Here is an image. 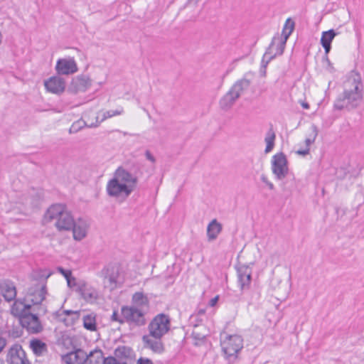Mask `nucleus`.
Masks as SVG:
<instances>
[{
    "mask_svg": "<svg viewBox=\"0 0 364 364\" xmlns=\"http://www.w3.org/2000/svg\"><path fill=\"white\" fill-rule=\"evenodd\" d=\"M126 362H119L118 359L114 357L105 358L103 364H126Z\"/></svg>",
    "mask_w": 364,
    "mask_h": 364,
    "instance_id": "38",
    "label": "nucleus"
},
{
    "mask_svg": "<svg viewBox=\"0 0 364 364\" xmlns=\"http://www.w3.org/2000/svg\"><path fill=\"white\" fill-rule=\"evenodd\" d=\"M276 135L272 128L269 129L266 134L264 141L266 142L265 153L272 151L274 146Z\"/></svg>",
    "mask_w": 364,
    "mask_h": 364,
    "instance_id": "32",
    "label": "nucleus"
},
{
    "mask_svg": "<svg viewBox=\"0 0 364 364\" xmlns=\"http://www.w3.org/2000/svg\"><path fill=\"white\" fill-rule=\"evenodd\" d=\"M53 317L66 326H73L80 318V311L72 310H58L53 313Z\"/></svg>",
    "mask_w": 364,
    "mask_h": 364,
    "instance_id": "10",
    "label": "nucleus"
},
{
    "mask_svg": "<svg viewBox=\"0 0 364 364\" xmlns=\"http://www.w3.org/2000/svg\"><path fill=\"white\" fill-rule=\"evenodd\" d=\"M88 228V223L83 219H78L77 221L74 220V225L71 230L73 231V238L75 240H81L85 237Z\"/></svg>",
    "mask_w": 364,
    "mask_h": 364,
    "instance_id": "20",
    "label": "nucleus"
},
{
    "mask_svg": "<svg viewBox=\"0 0 364 364\" xmlns=\"http://www.w3.org/2000/svg\"><path fill=\"white\" fill-rule=\"evenodd\" d=\"M78 286V288L76 289V291L80 293L85 301L92 302L97 299V291L85 282Z\"/></svg>",
    "mask_w": 364,
    "mask_h": 364,
    "instance_id": "23",
    "label": "nucleus"
},
{
    "mask_svg": "<svg viewBox=\"0 0 364 364\" xmlns=\"http://www.w3.org/2000/svg\"><path fill=\"white\" fill-rule=\"evenodd\" d=\"M136 364H154V363L151 361V360H150L147 358L141 357L137 360Z\"/></svg>",
    "mask_w": 364,
    "mask_h": 364,
    "instance_id": "43",
    "label": "nucleus"
},
{
    "mask_svg": "<svg viewBox=\"0 0 364 364\" xmlns=\"http://www.w3.org/2000/svg\"><path fill=\"white\" fill-rule=\"evenodd\" d=\"M337 33L333 29H330L326 31L322 32L321 38V44L325 50V57L324 59L331 66V62L328 58V54L329 53L331 49V43Z\"/></svg>",
    "mask_w": 364,
    "mask_h": 364,
    "instance_id": "18",
    "label": "nucleus"
},
{
    "mask_svg": "<svg viewBox=\"0 0 364 364\" xmlns=\"http://www.w3.org/2000/svg\"><path fill=\"white\" fill-rule=\"evenodd\" d=\"M91 86V80L86 75H80L72 80L71 89L75 92H85Z\"/></svg>",
    "mask_w": 364,
    "mask_h": 364,
    "instance_id": "21",
    "label": "nucleus"
},
{
    "mask_svg": "<svg viewBox=\"0 0 364 364\" xmlns=\"http://www.w3.org/2000/svg\"><path fill=\"white\" fill-rule=\"evenodd\" d=\"M99 125H100V122L98 121L97 116L95 117V122H92L91 123H88L87 122L84 121L82 119H78L73 123V124L71 125V127L69 129V132H70V133H77V132L81 130L85 127H87L89 128H92V127H97Z\"/></svg>",
    "mask_w": 364,
    "mask_h": 364,
    "instance_id": "27",
    "label": "nucleus"
},
{
    "mask_svg": "<svg viewBox=\"0 0 364 364\" xmlns=\"http://www.w3.org/2000/svg\"><path fill=\"white\" fill-rule=\"evenodd\" d=\"M58 270L64 276L66 280H68V279L72 276V272L69 269H65L61 267H58Z\"/></svg>",
    "mask_w": 364,
    "mask_h": 364,
    "instance_id": "40",
    "label": "nucleus"
},
{
    "mask_svg": "<svg viewBox=\"0 0 364 364\" xmlns=\"http://www.w3.org/2000/svg\"><path fill=\"white\" fill-rule=\"evenodd\" d=\"M301 106L304 109H309V105L308 102H301Z\"/></svg>",
    "mask_w": 364,
    "mask_h": 364,
    "instance_id": "49",
    "label": "nucleus"
},
{
    "mask_svg": "<svg viewBox=\"0 0 364 364\" xmlns=\"http://www.w3.org/2000/svg\"><path fill=\"white\" fill-rule=\"evenodd\" d=\"M147 312L132 306H124L121 309V314L124 321L136 326H144L146 323L145 315Z\"/></svg>",
    "mask_w": 364,
    "mask_h": 364,
    "instance_id": "9",
    "label": "nucleus"
},
{
    "mask_svg": "<svg viewBox=\"0 0 364 364\" xmlns=\"http://www.w3.org/2000/svg\"><path fill=\"white\" fill-rule=\"evenodd\" d=\"M261 181L264 183L263 187H267L269 190H273L274 188V184L268 179L267 176L264 174H262L260 176Z\"/></svg>",
    "mask_w": 364,
    "mask_h": 364,
    "instance_id": "36",
    "label": "nucleus"
},
{
    "mask_svg": "<svg viewBox=\"0 0 364 364\" xmlns=\"http://www.w3.org/2000/svg\"><path fill=\"white\" fill-rule=\"evenodd\" d=\"M293 30L294 23H292L290 25V31L288 32L287 34H285V37H273L272 42L269 47L267 48L266 52L264 53L261 62L260 73H262L264 75L266 73V68L268 63L277 55H280L283 53L286 42L289 36L292 33Z\"/></svg>",
    "mask_w": 364,
    "mask_h": 364,
    "instance_id": "4",
    "label": "nucleus"
},
{
    "mask_svg": "<svg viewBox=\"0 0 364 364\" xmlns=\"http://www.w3.org/2000/svg\"><path fill=\"white\" fill-rule=\"evenodd\" d=\"M6 345V341L3 337L0 336V353L3 350Z\"/></svg>",
    "mask_w": 364,
    "mask_h": 364,
    "instance_id": "44",
    "label": "nucleus"
},
{
    "mask_svg": "<svg viewBox=\"0 0 364 364\" xmlns=\"http://www.w3.org/2000/svg\"><path fill=\"white\" fill-rule=\"evenodd\" d=\"M237 99L238 97H235V95L230 89L220 99V107L223 110H228L233 106Z\"/></svg>",
    "mask_w": 364,
    "mask_h": 364,
    "instance_id": "29",
    "label": "nucleus"
},
{
    "mask_svg": "<svg viewBox=\"0 0 364 364\" xmlns=\"http://www.w3.org/2000/svg\"><path fill=\"white\" fill-rule=\"evenodd\" d=\"M2 38H3V36H2L1 33L0 32V44L1 43Z\"/></svg>",
    "mask_w": 364,
    "mask_h": 364,
    "instance_id": "51",
    "label": "nucleus"
},
{
    "mask_svg": "<svg viewBox=\"0 0 364 364\" xmlns=\"http://www.w3.org/2000/svg\"><path fill=\"white\" fill-rule=\"evenodd\" d=\"M222 229V225L218 223L216 219L211 220L207 227V237L208 241L215 240L221 232Z\"/></svg>",
    "mask_w": 364,
    "mask_h": 364,
    "instance_id": "25",
    "label": "nucleus"
},
{
    "mask_svg": "<svg viewBox=\"0 0 364 364\" xmlns=\"http://www.w3.org/2000/svg\"><path fill=\"white\" fill-rule=\"evenodd\" d=\"M112 321H117L120 323H124V318L122 316H119L117 313V311H114L112 315Z\"/></svg>",
    "mask_w": 364,
    "mask_h": 364,
    "instance_id": "41",
    "label": "nucleus"
},
{
    "mask_svg": "<svg viewBox=\"0 0 364 364\" xmlns=\"http://www.w3.org/2000/svg\"><path fill=\"white\" fill-rule=\"evenodd\" d=\"M237 282L241 289L249 288L251 283L252 270L249 266L242 264L237 267Z\"/></svg>",
    "mask_w": 364,
    "mask_h": 364,
    "instance_id": "14",
    "label": "nucleus"
},
{
    "mask_svg": "<svg viewBox=\"0 0 364 364\" xmlns=\"http://www.w3.org/2000/svg\"><path fill=\"white\" fill-rule=\"evenodd\" d=\"M107 277L108 278L111 284L116 285L117 282L118 272H112L111 274H108Z\"/></svg>",
    "mask_w": 364,
    "mask_h": 364,
    "instance_id": "39",
    "label": "nucleus"
},
{
    "mask_svg": "<svg viewBox=\"0 0 364 364\" xmlns=\"http://www.w3.org/2000/svg\"><path fill=\"white\" fill-rule=\"evenodd\" d=\"M87 358L86 352L82 349H77L65 354L62 359L66 364H84Z\"/></svg>",
    "mask_w": 364,
    "mask_h": 364,
    "instance_id": "16",
    "label": "nucleus"
},
{
    "mask_svg": "<svg viewBox=\"0 0 364 364\" xmlns=\"http://www.w3.org/2000/svg\"><path fill=\"white\" fill-rule=\"evenodd\" d=\"M343 87V92L334 101V109L350 111L357 108L363 98V85L360 74L352 72Z\"/></svg>",
    "mask_w": 364,
    "mask_h": 364,
    "instance_id": "1",
    "label": "nucleus"
},
{
    "mask_svg": "<svg viewBox=\"0 0 364 364\" xmlns=\"http://www.w3.org/2000/svg\"><path fill=\"white\" fill-rule=\"evenodd\" d=\"M123 112H124V110H123L122 108H121L119 109H116V110L105 111V112H103L102 118L101 121L99 122L100 123V122L106 120L108 118H110V117H114V116H117V115H120Z\"/></svg>",
    "mask_w": 364,
    "mask_h": 364,
    "instance_id": "34",
    "label": "nucleus"
},
{
    "mask_svg": "<svg viewBox=\"0 0 364 364\" xmlns=\"http://www.w3.org/2000/svg\"><path fill=\"white\" fill-rule=\"evenodd\" d=\"M250 83V81L245 78L239 80L231 87L230 90L239 98L249 88Z\"/></svg>",
    "mask_w": 364,
    "mask_h": 364,
    "instance_id": "28",
    "label": "nucleus"
},
{
    "mask_svg": "<svg viewBox=\"0 0 364 364\" xmlns=\"http://www.w3.org/2000/svg\"><path fill=\"white\" fill-rule=\"evenodd\" d=\"M192 338L196 341L195 344L198 345L199 342L203 341L205 338V335L193 330L191 333Z\"/></svg>",
    "mask_w": 364,
    "mask_h": 364,
    "instance_id": "35",
    "label": "nucleus"
},
{
    "mask_svg": "<svg viewBox=\"0 0 364 364\" xmlns=\"http://www.w3.org/2000/svg\"><path fill=\"white\" fill-rule=\"evenodd\" d=\"M149 334L163 337L170 329V318L164 314L156 315L149 325Z\"/></svg>",
    "mask_w": 364,
    "mask_h": 364,
    "instance_id": "8",
    "label": "nucleus"
},
{
    "mask_svg": "<svg viewBox=\"0 0 364 364\" xmlns=\"http://www.w3.org/2000/svg\"><path fill=\"white\" fill-rule=\"evenodd\" d=\"M44 85L46 90L49 92L60 95L65 89V82L60 76H53L45 80Z\"/></svg>",
    "mask_w": 364,
    "mask_h": 364,
    "instance_id": "12",
    "label": "nucleus"
},
{
    "mask_svg": "<svg viewBox=\"0 0 364 364\" xmlns=\"http://www.w3.org/2000/svg\"><path fill=\"white\" fill-rule=\"evenodd\" d=\"M221 347L227 358L235 359L237 353L243 348V339L239 335H228L221 333Z\"/></svg>",
    "mask_w": 364,
    "mask_h": 364,
    "instance_id": "6",
    "label": "nucleus"
},
{
    "mask_svg": "<svg viewBox=\"0 0 364 364\" xmlns=\"http://www.w3.org/2000/svg\"><path fill=\"white\" fill-rule=\"evenodd\" d=\"M31 309H33L30 304L16 299L11 307V314L18 318L20 321L23 316L26 315Z\"/></svg>",
    "mask_w": 364,
    "mask_h": 364,
    "instance_id": "17",
    "label": "nucleus"
},
{
    "mask_svg": "<svg viewBox=\"0 0 364 364\" xmlns=\"http://www.w3.org/2000/svg\"><path fill=\"white\" fill-rule=\"evenodd\" d=\"M272 159H286V156L282 152H280L274 155Z\"/></svg>",
    "mask_w": 364,
    "mask_h": 364,
    "instance_id": "45",
    "label": "nucleus"
},
{
    "mask_svg": "<svg viewBox=\"0 0 364 364\" xmlns=\"http://www.w3.org/2000/svg\"><path fill=\"white\" fill-rule=\"evenodd\" d=\"M55 70L58 75H70L77 70V66L73 58L59 59L55 65Z\"/></svg>",
    "mask_w": 364,
    "mask_h": 364,
    "instance_id": "13",
    "label": "nucleus"
},
{
    "mask_svg": "<svg viewBox=\"0 0 364 364\" xmlns=\"http://www.w3.org/2000/svg\"><path fill=\"white\" fill-rule=\"evenodd\" d=\"M309 149H299L296 151V153L304 156L305 155H306L309 153Z\"/></svg>",
    "mask_w": 364,
    "mask_h": 364,
    "instance_id": "47",
    "label": "nucleus"
},
{
    "mask_svg": "<svg viewBox=\"0 0 364 364\" xmlns=\"http://www.w3.org/2000/svg\"><path fill=\"white\" fill-rule=\"evenodd\" d=\"M68 283V286L70 287L75 288V290L76 291V289L78 288V285L81 284L83 281L77 282L76 279L73 277L72 276L70 278L68 279V280H66Z\"/></svg>",
    "mask_w": 364,
    "mask_h": 364,
    "instance_id": "37",
    "label": "nucleus"
},
{
    "mask_svg": "<svg viewBox=\"0 0 364 364\" xmlns=\"http://www.w3.org/2000/svg\"><path fill=\"white\" fill-rule=\"evenodd\" d=\"M83 326L87 330L93 331L96 330L95 318L91 315H86L83 317Z\"/></svg>",
    "mask_w": 364,
    "mask_h": 364,
    "instance_id": "33",
    "label": "nucleus"
},
{
    "mask_svg": "<svg viewBox=\"0 0 364 364\" xmlns=\"http://www.w3.org/2000/svg\"><path fill=\"white\" fill-rule=\"evenodd\" d=\"M30 347L36 355H41L47 351L45 343L39 339H33L30 342Z\"/></svg>",
    "mask_w": 364,
    "mask_h": 364,
    "instance_id": "31",
    "label": "nucleus"
},
{
    "mask_svg": "<svg viewBox=\"0 0 364 364\" xmlns=\"http://www.w3.org/2000/svg\"><path fill=\"white\" fill-rule=\"evenodd\" d=\"M0 289L2 296L7 301H11L16 299V289L10 280H4L0 282Z\"/></svg>",
    "mask_w": 364,
    "mask_h": 364,
    "instance_id": "19",
    "label": "nucleus"
},
{
    "mask_svg": "<svg viewBox=\"0 0 364 364\" xmlns=\"http://www.w3.org/2000/svg\"><path fill=\"white\" fill-rule=\"evenodd\" d=\"M137 178L124 168L119 167L107 184L106 191L109 196L125 199L136 186Z\"/></svg>",
    "mask_w": 364,
    "mask_h": 364,
    "instance_id": "2",
    "label": "nucleus"
},
{
    "mask_svg": "<svg viewBox=\"0 0 364 364\" xmlns=\"http://www.w3.org/2000/svg\"><path fill=\"white\" fill-rule=\"evenodd\" d=\"M46 223L53 222L54 226L59 231L71 230L74 225V218L66 206L63 204H54L48 208L44 215Z\"/></svg>",
    "mask_w": 364,
    "mask_h": 364,
    "instance_id": "3",
    "label": "nucleus"
},
{
    "mask_svg": "<svg viewBox=\"0 0 364 364\" xmlns=\"http://www.w3.org/2000/svg\"><path fill=\"white\" fill-rule=\"evenodd\" d=\"M47 294L46 285L43 283L36 282L30 287L25 296L24 301L31 305L32 309L38 310L40 306H44L42 302Z\"/></svg>",
    "mask_w": 364,
    "mask_h": 364,
    "instance_id": "7",
    "label": "nucleus"
},
{
    "mask_svg": "<svg viewBox=\"0 0 364 364\" xmlns=\"http://www.w3.org/2000/svg\"><path fill=\"white\" fill-rule=\"evenodd\" d=\"M47 312L46 306H40L36 310L33 308L26 315L23 316L19 321L21 326L30 334H37L43 330V326L39 316Z\"/></svg>",
    "mask_w": 364,
    "mask_h": 364,
    "instance_id": "5",
    "label": "nucleus"
},
{
    "mask_svg": "<svg viewBox=\"0 0 364 364\" xmlns=\"http://www.w3.org/2000/svg\"><path fill=\"white\" fill-rule=\"evenodd\" d=\"M87 358H85V361L84 364H103L105 357L103 355V352L100 349H95L90 352L89 354L87 353Z\"/></svg>",
    "mask_w": 364,
    "mask_h": 364,
    "instance_id": "26",
    "label": "nucleus"
},
{
    "mask_svg": "<svg viewBox=\"0 0 364 364\" xmlns=\"http://www.w3.org/2000/svg\"><path fill=\"white\" fill-rule=\"evenodd\" d=\"M145 154L146 156V159H154L149 151H146Z\"/></svg>",
    "mask_w": 364,
    "mask_h": 364,
    "instance_id": "50",
    "label": "nucleus"
},
{
    "mask_svg": "<svg viewBox=\"0 0 364 364\" xmlns=\"http://www.w3.org/2000/svg\"><path fill=\"white\" fill-rule=\"evenodd\" d=\"M0 364H3V362L1 360H0Z\"/></svg>",
    "mask_w": 364,
    "mask_h": 364,
    "instance_id": "52",
    "label": "nucleus"
},
{
    "mask_svg": "<svg viewBox=\"0 0 364 364\" xmlns=\"http://www.w3.org/2000/svg\"><path fill=\"white\" fill-rule=\"evenodd\" d=\"M218 301V296H215L214 298L211 299L209 301L210 306H214L216 303Z\"/></svg>",
    "mask_w": 364,
    "mask_h": 364,
    "instance_id": "46",
    "label": "nucleus"
},
{
    "mask_svg": "<svg viewBox=\"0 0 364 364\" xmlns=\"http://www.w3.org/2000/svg\"><path fill=\"white\" fill-rule=\"evenodd\" d=\"M7 362L9 364H30L26 358L25 351L21 346L18 344L14 345L9 349L7 355Z\"/></svg>",
    "mask_w": 364,
    "mask_h": 364,
    "instance_id": "11",
    "label": "nucleus"
},
{
    "mask_svg": "<svg viewBox=\"0 0 364 364\" xmlns=\"http://www.w3.org/2000/svg\"><path fill=\"white\" fill-rule=\"evenodd\" d=\"M162 337L153 336L151 334L145 335L142 338L144 347L151 350L156 353H161L164 350Z\"/></svg>",
    "mask_w": 364,
    "mask_h": 364,
    "instance_id": "15",
    "label": "nucleus"
},
{
    "mask_svg": "<svg viewBox=\"0 0 364 364\" xmlns=\"http://www.w3.org/2000/svg\"><path fill=\"white\" fill-rule=\"evenodd\" d=\"M314 139H315V136L314 137L313 139H306L305 140V143L306 144L307 146H309L311 144H312L314 141Z\"/></svg>",
    "mask_w": 364,
    "mask_h": 364,
    "instance_id": "48",
    "label": "nucleus"
},
{
    "mask_svg": "<svg viewBox=\"0 0 364 364\" xmlns=\"http://www.w3.org/2000/svg\"><path fill=\"white\" fill-rule=\"evenodd\" d=\"M114 356L121 360V362H124V360L132 359L134 356L133 350L127 346H119L114 350Z\"/></svg>",
    "mask_w": 364,
    "mask_h": 364,
    "instance_id": "30",
    "label": "nucleus"
},
{
    "mask_svg": "<svg viewBox=\"0 0 364 364\" xmlns=\"http://www.w3.org/2000/svg\"><path fill=\"white\" fill-rule=\"evenodd\" d=\"M294 23L293 21H291L290 20V18H288L285 23V25L284 26V28H283V31H282V36H283V38L285 37V34H287L288 32L290 31V25L291 23Z\"/></svg>",
    "mask_w": 364,
    "mask_h": 364,
    "instance_id": "42",
    "label": "nucleus"
},
{
    "mask_svg": "<svg viewBox=\"0 0 364 364\" xmlns=\"http://www.w3.org/2000/svg\"><path fill=\"white\" fill-rule=\"evenodd\" d=\"M132 306L144 310L146 312L149 309V301L147 296L142 292H136L133 294Z\"/></svg>",
    "mask_w": 364,
    "mask_h": 364,
    "instance_id": "22",
    "label": "nucleus"
},
{
    "mask_svg": "<svg viewBox=\"0 0 364 364\" xmlns=\"http://www.w3.org/2000/svg\"><path fill=\"white\" fill-rule=\"evenodd\" d=\"M272 169L277 179H283L289 171L287 161H272Z\"/></svg>",
    "mask_w": 364,
    "mask_h": 364,
    "instance_id": "24",
    "label": "nucleus"
}]
</instances>
